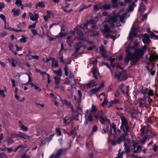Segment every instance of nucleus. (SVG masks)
Listing matches in <instances>:
<instances>
[{
  "instance_id": "nucleus-1",
  "label": "nucleus",
  "mask_w": 158,
  "mask_h": 158,
  "mask_svg": "<svg viewBox=\"0 0 158 158\" xmlns=\"http://www.w3.org/2000/svg\"><path fill=\"white\" fill-rule=\"evenodd\" d=\"M144 54V52L141 48H136L134 52L133 53L131 66L136 65L140 58L142 57Z\"/></svg>"
},
{
  "instance_id": "nucleus-2",
  "label": "nucleus",
  "mask_w": 158,
  "mask_h": 158,
  "mask_svg": "<svg viewBox=\"0 0 158 158\" xmlns=\"http://www.w3.org/2000/svg\"><path fill=\"white\" fill-rule=\"evenodd\" d=\"M120 117L121 120V125L120 127V129L126 136L128 135V131L130 129V127L128 125L127 120L125 117L123 115V114H120Z\"/></svg>"
},
{
  "instance_id": "nucleus-3",
  "label": "nucleus",
  "mask_w": 158,
  "mask_h": 158,
  "mask_svg": "<svg viewBox=\"0 0 158 158\" xmlns=\"http://www.w3.org/2000/svg\"><path fill=\"white\" fill-rule=\"evenodd\" d=\"M119 16V15L111 16L109 15L108 16L106 21L110 24V27H111L112 28L114 27L115 23H116L118 20L117 17Z\"/></svg>"
},
{
  "instance_id": "nucleus-4",
  "label": "nucleus",
  "mask_w": 158,
  "mask_h": 158,
  "mask_svg": "<svg viewBox=\"0 0 158 158\" xmlns=\"http://www.w3.org/2000/svg\"><path fill=\"white\" fill-rule=\"evenodd\" d=\"M11 135L13 138L20 137L25 139H29L30 138V136L27 135L25 133L21 132H18L17 133H11Z\"/></svg>"
},
{
  "instance_id": "nucleus-5",
  "label": "nucleus",
  "mask_w": 158,
  "mask_h": 158,
  "mask_svg": "<svg viewBox=\"0 0 158 158\" xmlns=\"http://www.w3.org/2000/svg\"><path fill=\"white\" fill-rule=\"evenodd\" d=\"M126 52L127 54V56L125 57L124 61L125 63H127V65L129 63V61H131V64L132 59L133 53H131L130 51V48H127L126 50Z\"/></svg>"
},
{
  "instance_id": "nucleus-6",
  "label": "nucleus",
  "mask_w": 158,
  "mask_h": 158,
  "mask_svg": "<svg viewBox=\"0 0 158 158\" xmlns=\"http://www.w3.org/2000/svg\"><path fill=\"white\" fill-rule=\"evenodd\" d=\"M114 77L117 78L118 80H120V78L122 77L121 80L123 81L126 80L128 78L125 72L123 71L119 72L118 74L115 73Z\"/></svg>"
},
{
  "instance_id": "nucleus-7",
  "label": "nucleus",
  "mask_w": 158,
  "mask_h": 158,
  "mask_svg": "<svg viewBox=\"0 0 158 158\" xmlns=\"http://www.w3.org/2000/svg\"><path fill=\"white\" fill-rule=\"evenodd\" d=\"M100 114H101L99 116V118H100V121L101 124H104L105 122H106L108 123H110V120L107 119L106 117L105 116V117H103L102 111L100 112Z\"/></svg>"
},
{
  "instance_id": "nucleus-8",
  "label": "nucleus",
  "mask_w": 158,
  "mask_h": 158,
  "mask_svg": "<svg viewBox=\"0 0 158 158\" xmlns=\"http://www.w3.org/2000/svg\"><path fill=\"white\" fill-rule=\"evenodd\" d=\"M61 101L63 105H65L67 106L69 108H71L72 110V111H74V109L70 101H68L66 99L64 100L61 99Z\"/></svg>"
},
{
  "instance_id": "nucleus-9",
  "label": "nucleus",
  "mask_w": 158,
  "mask_h": 158,
  "mask_svg": "<svg viewBox=\"0 0 158 158\" xmlns=\"http://www.w3.org/2000/svg\"><path fill=\"white\" fill-rule=\"evenodd\" d=\"M83 43L81 41H78L76 43L74 46L75 53H77L80 50L81 48L83 47Z\"/></svg>"
},
{
  "instance_id": "nucleus-10",
  "label": "nucleus",
  "mask_w": 158,
  "mask_h": 158,
  "mask_svg": "<svg viewBox=\"0 0 158 158\" xmlns=\"http://www.w3.org/2000/svg\"><path fill=\"white\" fill-rule=\"evenodd\" d=\"M144 36L142 39L143 42L144 44H148L150 43L151 40L150 39V36L149 35L145 33L143 35Z\"/></svg>"
},
{
  "instance_id": "nucleus-11",
  "label": "nucleus",
  "mask_w": 158,
  "mask_h": 158,
  "mask_svg": "<svg viewBox=\"0 0 158 158\" xmlns=\"http://www.w3.org/2000/svg\"><path fill=\"white\" fill-rule=\"evenodd\" d=\"M125 136H126L125 134L122 133L121 135L119 137L117 140V143L118 144H120L122 140L125 142L126 138Z\"/></svg>"
},
{
  "instance_id": "nucleus-12",
  "label": "nucleus",
  "mask_w": 158,
  "mask_h": 158,
  "mask_svg": "<svg viewBox=\"0 0 158 158\" xmlns=\"http://www.w3.org/2000/svg\"><path fill=\"white\" fill-rule=\"evenodd\" d=\"M99 51L101 52V54L104 58H106L107 57V56L106 54V51L105 50V48L103 45L99 47Z\"/></svg>"
},
{
  "instance_id": "nucleus-13",
  "label": "nucleus",
  "mask_w": 158,
  "mask_h": 158,
  "mask_svg": "<svg viewBox=\"0 0 158 158\" xmlns=\"http://www.w3.org/2000/svg\"><path fill=\"white\" fill-rule=\"evenodd\" d=\"M29 17L30 18L31 20L36 21L37 20L39 17V15L38 14L36 13H35V15L34 16L33 14L30 13H29Z\"/></svg>"
},
{
  "instance_id": "nucleus-14",
  "label": "nucleus",
  "mask_w": 158,
  "mask_h": 158,
  "mask_svg": "<svg viewBox=\"0 0 158 158\" xmlns=\"http://www.w3.org/2000/svg\"><path fill=\"white\" fill-rule=\"evenodd\" d=\"M124 86V84L123 83H122L120 85L118 88L116 90V92L118 96H119L120 94L119 92H122L123 94L125 93L124 91L123 90V88Z\"/></svg>"
},
{
  "instance_id": "nucleus-15",
  "label": "nucleus",
  "mask_w": 158,
  "mask_h": 158,
  "mask_svg": "<svg viewBox=\"0 0 158 158\" xmlns=\"http://www.w3.org/2000/svg\"><path fill=\"white\" fill-rule=\"evenodd\" d=\"M78 34L79 35V36L77 37V40L82 41H84L85 40V37H83V36L85 35L84 34V33H83L82 31H79L78 33Z\"/></svg>"
},
{
  "instance_id": "nucleus-16",
  "label": "nucleus",
  "mask_w": 158,
  "mask_h": 158,
  "mask_svg": "<svg viewBox=\"0 0 158 158\" xmlns=\"http://www.w3.org/2000/svg\"><path fill=\"white\" fill-rule=\"evenodd\" d=\"M124 146L125 151L123 152V153L128 154L130 151V148L129 145L125 142L124 143Z\"/></svg>"
},
{
  "instance_id": "nucleus-17",
  "label": "nucleus",
  "mask_w": 158,
  "mask_h": 158,
  "mask_svg": "<svg viewBox=\"0 0 158 158\" xmlns=\"http://www.w3.org/2000/svg\"><path fill=\"white\" fill-rule=\"evenodd\" d=\"M111 8V6L110 4H105L104 5L101 6L99 7L100 9L103 10H109Z\"/></svg>"
},
{
  "instance_id": "nucleus-18",
  "label": "nucleus",
  "mask_w": 158,
  "mask_h": 158,
  "mask_svg": "<svg viewBox=\"0 0 158 158\" xmlns=\"http://www.w3.org/2000/svg\"><path fill=\"white\" fill-rule=\"evenodd\" d=\"M103 27L104 28V29L103 30V32L104 33H111V30L107 24H106L104 25Z\"/></svg>"
},
{
  "instance_id": "nucleus-19",
  "label": "nucleus",
  "mask_w": 158,
  "mask_h": 158,
  "mask_svg": "<svg viewBox=\"0 0 158 158\" xmlns=\"http://www.w3.org/2000/svg\"><path fill=\"white\" fill-rule=\"evenodd\" d=\"M95 83L94 80H91L86 84V85L89 88H91L96 86L97 84Z\"/></svg>"
},
{
  "instance_id": "nucleus-20",
  "label": "nucleus",
  "mask_w": 158,
  "mask_h": 158,
  "mask_svg": "<svg viewBox=\"0 0 158 158\" xmlns=\"http://www.w3.org/2000/svg\"><path fill=\"white\" fill-rule=\"evenodd\" d=\"M45 5L44 2H40L37 4L35 6V7L36 9H38V7H39L42 8H44L45 7Z\"/></svg>"
},
{
  "instance_id": "nucleus-21",
  "label": "nucleus",
  "mask_w": 158,
  "mask_h": 158,
  "mask_svg": "<svg viewBox=\"0 0 158 158\" xmlns=\"http://www.w3.org/2000/svg\"><path fill=\"white\" fill-rule=\"evenodd\" d=\"M138 0H135L134 2H133L131 5H129V9L128 10L129 12H131L133 10L134 7L136 6V5L135 3Z\"/></svg>"
},
{
  "instance_id": "nucleus-22",
  "label": "nucleus",
  "mask_w": 158,
  "mask_h": 158,
  "mask_svg": "<svg viewBox=\"0 0 158 158\" xmlns=\"http://www.w3.org/2000/svg\"><path fill=\"white\" fill-rule=\"evenodd\" d=\"M67 116H66L63 120L64 123L66 126H67L70 123H73V120L71 118H70L69 119V121H67L69 119V118H67Z\"/></svg>"
},
{
  "instance_id": "nucleus-23",
  "label": "nucleus",
  "mask_w": 158,
  "mask_h": 158,
  "mask_svg": "<svg viewBox=\"0 0 158 158\" xmlns=\"http://www.w3.org/2000/svg\"><path fill=\"white\" fill-rule=\"evenodd\" d=\"M118 0H111L112 7L114 8L119 7L118 5L117 4Z\"/></svg>"
},
{
  "instance_id": "nucleus-24",
  "label": "nucleus",
  "mask_w": 158,
  "mask_h": 158,
  "mask_svg": "<svg viewBox=\"0 0 158 158\" xmlns=\"http://www.w3.org/2000/svg\"><path fill=\"white\" fill-rule=\"evenodd\" d=\"M6 142L8 145H9L14 142V140L11 137H9L7 138Z\"/></svg>"
},
{
  "instance_id": "nucleus-25",
  "label": "nucleus",
  "mask_w": 158,
  "mask_h": 158,
  "mask_svg": "<svg viewBox=\"0 0 158 158\" xmlns=\"http://www.w3.org/2000/svg\"><path fill=\"white\" fill-rule=\"evenodd\" d=\"M9 60V61L10 62V63L12 65V66L13 67H15L16 66V63H17V61L14 59V58H11L10 59H8Z\"/></svg>"
},
{
  "instance_id": "nucleus-26",
  "label": "nucleus",
  "mask_w": 158,
  "mask_h": 158,
  "mask_svg": "<svg viewBox=\"0 0 158 158\" xmlns=\"http://www.w3.org/2000/svg\"><path fill=\"white\" fill-rule=\"evenodd\" d=\"M99 33L98 31H96L95 29H93L91 30V35L92 36H98Z\"/></svg>"
},
{
  "instance_id": "nucleus-27",
  "label": "nucleus",
  "mask_w": 158,
  "mask_h": 158,
  "mask_svg": "<svg viewBox=\"0 0 158 158\" xmlns=\"http://www.w3.org/2000/svg\"><path fill=\"white\" fill-rule=\"evenodd\" d=\"M30 84L31 85L32 87H34L35 89L37 90V91L39 92H41L42 90L41 88H40L39 87L37 86L36 85L34 84L33 83L31 82L30 83Z\"/></svg>"
},
{
  "instance_id": "nucleus-28",
  "label": "nucleus",
  "mask_w": 158,
  "mask_h": 158,
  "mask_svg": "<svg viewBox=\"0 0 158 158\" xmlns=\"http://www.w3.org/2000/svg\"><path fill=\"white\" fill-rule=\"evenodd\" d=\"M54 73L56 74L57 76L61 77L62 74V70L61 69H59L58 70L54 71Z\"/></svg>"
},
{
  "instance_id": "nucleus-29",
  "label": "nucleus",
  "mask_w": 158,
  "mask_h": 158,
  "mask_svg": "<svg viewBox=\"0 0 158 158\" xmlns=\"http://www.w3.org/2000/svg\"><path fill=\"white\" fill-rule=\"evenodd\" d=\"M97 110V108L94 104H93L92 106L91 109L89 113H94Z\"/></svg>"
},
{
  "instance_id": "nucleus-30",
  "label": "nucleus",
  "mask_w": 158,
  "mask_h": 158,
  "mask_svg": "<svg viewBox=\"0 0 158 158\" xmlns=\"http://www.w3.org/2000/svg\"><path fill=\"white\" fill-rule=\"evenodd\" d=\"M54 79L55 84L56 85H59L60 82V78L59 77L56 76L54 77Z\"/></svg>"
},
{
  "instance_id": "nucleus-31",
  "label": "nucleus",
  "mask_w": 158,
  "mask_h": 158,
  "mask_svg": "<svg viewBox=\"0 0 158 158\" xmlns=\"http://www.w3.org/2000/svg\"><path fill=\"white\" fill-rule=\"evenodd\" d=\"M20 129L23 131L26 132L28 131V129L27 127L24 126L23 124H22L20 126Z\"/></svg>"
},
{
  "instance_id": "nucleus-32",
  "label": "nucleus",
  "mask_w": 158,
  "mask_h": 158,
  "mask_svg": "<svg viewBox=\"0 0 158 158\" xmlns=\"http://www.w3.org/2000/svg\"><path fill=\"white\" fill-rule=\"evenodd\" d=\"M20 10L19 9L16 10H15V9H12V12H13V15L14 16H17L19 15Z\"/></svg>"
},
{
  "instance_id": "nucleus-33",
  "label": "nucleus",
  "mask_w": 158,
  "mask_h": 158,
  "mask_svg": "<svg viewBox=\"0 0 158 158\" xmlns=\"http://www.w3.org/2000/svg\"><path fill=\"white\" fill-rule=\"evenodd\" d=\"M136 148L137 149L136 150L135 149L133 151V152L135 153H138L139 151L142 150V147L140 146L139 144Z\"/></svg>"
},
{
  "instance_id": "nucleus-34",
  "label": "nucleus",
  "mask_w": 158,
  "mask_h": 158,
  "mask_svg": "<svg viewBox=\"0 0 158 158\" xmlns=\"http://www.w3.org/2000/svg\"><path fill=\"white\" fill-rule=\"evenodd\" d=\"M54 62L55 64L54 65V67L55 68L59 66V64H58V61L57 60H56L54 58H53L52 61V66H53Z\"/></svg>"
},
{
  "instance_id": "nucleus-35",
  "label": "nucleus",
  "mask_w": 158,
  "mask_h": 158,
  "mask_svg": "<svg viewBox=\"0 0 158 158\" xmlns=\"http://www.w3.org/2000/svg\"><path fill=\"white\" fill-rule=\"evenodd\" d=\"M5 89L4 90H1L0 89V94L1 97L2 98H4L6 96V95L4 94V91H6V87H5Z\"/></svg>"
},
{
  "instance_id": "nucleus-36",
  "label": "nucleus",
  "mask_w": 158,
  "mask_h": 158,
  "mask_svg": "<svg viewBox=\"0 0 158 158\" xmlns=\"http://www.w3.org/2000/svg\"><path fill=\"white\" fill-rule=\"evenodd\" d=\"M25 22L22 23H20L19 24L17 25V27L19 28L21 27L24 28L25 27Z\"/></svg>"
},
{
  "instance_id": "nucleus-37",
  "label": "nucleus",
  "mask_w": 158,
  "mask_h": 158,
  "mask_svg": "<svg viewBox=\"0 0 158 158\" xmlns=\"http://www.w3.org/2000/svg\"><path fill=\"white\" fill-rule=\"evenodd\" d=\"M87 119L90 122H93L94 121V120L92 118L91 114L90 113H89V114L87 117Z\"/></svg>"
},
{
  "instance_id": "nucleus-38",
  "label": "nucleus",
  "mask_w": 158,
  "mask_h": 158,
  "mask_svg": "<svg viewBox=\"0 0 158 158\" xmlns=\"http://www.w3.org/2000/svg\"><path fill=\"white\" fill-rule=\"evenodd\" d=\"M149 91V89L148 88H145L144 89L143 88L141 91L142 94H145L148 93L147 91Z\"/></svg>"
},
{
  "instance_id": "nucleus-39",
  "label": "nucleus",
  "mask_w": 158,
  "mask_h": 158,
  "mask_svg": "<svg viewBox=\"0 0 158 158\" xmlns=\"http://www.w3.org/2000/svg\"><path fill=\"white\" fill-rule=\"evenodd\" d=\"M64 71L65 72V75L66 76H67L69 74L68 68L67 64L65 66L64 69Z\"/></svg>"
},
{
  "instance_id": "nucleus-40",
  "label": "nucleus",
  "mask_w": 158,
  "mask_h": 158,
  "mask_svg": "<svg viewBox=\"0 0 158 158\" xmlns=\"http://www.w3.org/2000/svg\"><path fill=\"white\" fill-rule=\"evenodd\" d=\"M148 122L149 123H152L155 122V120L154 117L152 116L150 117L148 119Z\"/></svg>"
},
{
  "instance_id": "nucleus-41",
  "label": "nucleus",
  "mask_w": 158,
  "mask_h": 158,
  "mask_svg": "<svg viewBox=\"0 0 158 158\" xmlns=\"http://www.w3.org/2000/svg\"><path fill=\"white\" fill-rule=\"evenodd\" d=\"M119 102V100L115 98L114 100L111 101V104H118Z\"/></svg>"
},
{
  "instance_id": "nucleus-42",
  "label": "nucleus",
  "mask_w": 158,
  "mask_h": 158,
  "mask_svg": "<svg viewBox=\"0 0 158 158\" xmlns=\"http://www.w3.org/2000/svg\"><path fill=\"white\" fill-rule=\"evenodd\" d=\"M112 129H113V130L114 131V133L115 134H117V130H116L117 128H116L115 125L114 124L113 125H110V129L112 130Z\"/></svg>"
},
{
  "instance_id": "nucleus-43",
  "label": "nucleus",
  "mask_w": 158,
  "mask_h": 158,
  "mask_svg": "<svg viewBox=\"0 0 158 158\" xmlns=\"http://www.w3.org/2000/svg\"><path fill=\"white\" fill-rule=\"evenodd\" d=\"M15 4H16L18 6H21L23 5L21 0H16L15 2Z\"/></svg>"
},
{
  "instance_id": "nucleus-44",
  "label": "nucleus",
  "mask_w": 158,
  "mask_h": 158,
  "mask_svg": "<svg viewBox=\"0 0 158 158\" xmlns=\"http://www.w3.org/2000/svg\"><path fill=\"white\" fill-rule=\"evenodd\" d=\"M22 37L20 39V41L21 42L24 43L27 41L26 39H28L27 37L25 38L24 35H22Z\"/></svg>"
},
{
  "instance_id": "nucleus-45",
  "label": "nucleus",
  "mask_w": 158,
  "mask_h": 158,
  "mask_svg": "<svg viewBox=\"0 0 158 158\" xmlns=\"http://www.w3.org/2000/svg\"><path fill=\"white\" fill-rule=\"evenodd\" d=\"M0 158H8L6 154L4 153H0Z\"/></svg>"
},
{
  "instance_id": "nucleus-46",
  "label": "nucleus",
  "mask_w": 158,
  "mask_h": 158,
  "mask_svg": "<svg viewBox=\"0 0 158 158\" xmlns=\"http://www.w3.org/2000/svg\"><path fill=\"white\" fill-rule=\"evenodd\" d=\"M15 98L19 101L20 102H23L24 101V98H23L22 99L20 100V97L17 94H15Z\"/></svg>"
},
{
  "instance_id": "nucleus-47",
  "label": "nucleus",
  "mask_w": 158,
  "mask_h": 158,
  "mask_svg": "<svg viewBox=\"0 0 158 158\" xmlns=\"http://www.w3.org/2000/svg\"><path fill=\"white\" fill-rule=\"evenodd\" d=\"M56 132L57 136H60L61 135V131L59 128H56Z\"/></svg>"
},
{
  "instance_id": "nucleus-48",
  "label": "nucleus",
  "mask_w": 158,
  "mask_h": 158,
  "mask_svg": "<svg viewBox=\"0 0 158 158\" xmlns=\"http://www.w3.org/2000/svg\"><path fill=\"white\" fill-rule=\"evenodd\" d=\"M149 91V92L147 93L148 96L150 97V96H153L154 94V91L152 89H150Z\"/></svg>"
},
{
  "instance_id": "nucleus-49",
  "label": "nucleus",
  "mask_w": 158,
  "mask_h": 158,
  "mask_svg": "<svg viewBox=\"0 0 158 158\" xmlns=\"http://www.w3.org/2000/svg\"><path fill=\"white\" fill-rule=\"evenodd\" d=\"M8 47L10 50L12 51L14 49V46L13 44L11 43H9L8 44Z\"/></svg>"
},
{
  "instance_id": "nucleus-50",
  "label": "nucleus",
  "mask_w": 158,
  "mask_h": 158,
  "mask_svg": "<svg viewBox=\"0 0 158 158\" xmlns=\"http://www.w3.org/2000/svg\"><path fill=\"white\" fill-rule=\"evenodd\" d=\"M153 147L152 148V149L153 151L155 152H156L158 150V145H157L155 143L153 145Z\"/></svg>"
},
{
  "instance_id": "nucleus-51",
  "label": "nucleus",
  "mask_w": 158,
  "mask_h": 158,
  "mask_svg": "<svg viewBox=\"0 0 158 158\" xmlns=\"http://www.w3.org/2000/svg\"><path fill=\"white\" fill-rule=\"evenodd\" d=\"M141 126L142 127L141 129H140V131H141V134L142 135H143L145 134V130L146 128V127L145 126H142L141 125Z\"/></svg>"
},
{
  "instance_id": "nucleus-52",
  "label": "nucleus",
  "mask_w": 158,
  "mask_h": 158,
  "mask_svg": "<svg viewBox=\"0 0 158 158\" xmlns=\"http://www.w3.org/2000/svg\"><path fill=\"white\" fill-rule=\"evenodd\" d=\"M4 28L5 30H9L11 31H14V28H12L11 27L9 26V25L8 24V27H6V25H5L4 26Z\"/></svg>"
},
{
  "instance_id": "nucleus-53",
  "label": "nucleus",
  "mask_w": 158,
  "mask_h": 158,
  "mask_svg": "<svg viewBox=\"0 0 158 158\" xmlns=\"http://www.w3.org/2000/svg\"><path fill=\"white\" fill-rule=\"evenodd\" d=\"M63 152V150L62 149H59L57 152L56 154L60 156H61V154Z\"/></svg>"
},
{
  "instance_id": "nucleus-54",
  "label": "nucleus",
  "mask_w": 158,
  "mask_h": 158,
  "mask_svg": "<svg viewBox=\"0 0 158 158\" xmlns=\"http://www.w3.org/2000/svg\"><path fill=\"white\" fill-rule=\"evenodd\" d=\"M47 15H46L48 16L50 18L51 17V15H52V11L51 10H47Z\"/></svg>"
},
{
  "instance_id": "nucleus-55",
  "label": "nucleus",
  "mask_w": 158,
  "mask_h": 158,
  "mask_svg": "<svg viewBox=\"0 0 158 158\" xmlns=\"http://www.w3.org/2000/svg\"><path fill=\"white\" fill-rule=\"evenodd\" d=\"M68 44L70 47L72 46V44L73 43V40H67Z\"/></svg>"
},
{
  "instance_id": "nucleus-56",
  "label": "nucleus",
  "mask_w": 158,
  "mask_h": 158,
  "mask_svg": "<svg viewBox=\"0 0 158 158\" xmlns=\"http://www.w3.org/2000/svg\"><path fill=\"white\" fill-rule=\"evenodd\" d=\"M123 151L121 152L120 154H118V156L116 157L115 158H123Z\"/></svg>"
},
{
  "instance_id": "nucleus-57",
  "label": "nucleus",
  "mask_w": 158,
  "mask_h": 158,
  "mask_svg": "<svg viewBox=\"0 0 158 158\" xmlns=\"http://www.w3.org/2000/svg\"><path fill=\"white\" fill-rule=\"evenodd\" d=\"M139 144L138 143L134 141L132 143V146L135 149L139 145Z\"/></svg>"
},
{
  "instance_id": "nucleus-58",
  "label": "nucleus",
  "mask_w": 158,
  "mask_h": 158,
  "mask_svg": "<svg viewBox=\"0 0 158 158\" xmlns=\"http://www.w3.org/2000/svg\"><path fill=\"white\" fill-rule=\"evenodd\" d=\"M98 127L96 125H94L92 129L93 132H96L97 131Z\"/></svg>"
},
{
  "instance_id": "nucleus-59",
  "label": "nucleus",
  "mask_w": 158,
  "mask_h": 158,
  "mask_svg": "<svg viewBox=\"0 0 158 158\" xmlns=\"http://www.w3.org/2000/svg\"><path fill=\"white\" fill-rule=\"evenodd\" d=\"M36 22L34 23L33 24L31 25H30L28 27V28L29 29H30L31 28H34L35 27L36 25Z\"/></svg>"
},
{
  "instance_id": "nucleus-60",
  "label": "nucleus",
  "mask_w": 158,
  "mask_h": 158,
  "mask_svg": "<svg viewBox=\"0 0 158 158\" xmlns=\"http://www.w3.org/2000/svg\"><path fill=\"white\" fill-rule=\"evenodd\" d=\"M93 74H97L98 73V70L97 69L96 67H93V69L92 71Z\"/></svg>"
},
{
  "instance_id": "nucleus-61",
  "label": "nucleus",
  "mask_w": 158,
  "mask_h": 158,
  "mask_svg": "<svg viewBox=\"0 0 158 158\" xmlns=\"http://www.w3.org/2000/svg\"><path fill=\"white\" fill-rule=\"evenodd\" d=\"M31 31L33 34L34 36L37 35L38 34V33L36 31L35 29H32L31 30Z\"/></svg>"
},
{
  "instance_id": "nucleus-62",
  "label": "nucleus",
  "mask_w": 158,
  "mask_h": 158,
  "mask_svg": "<svg viewBox=\"0 0 158 158\" xmlns=\"http://www.w3.org/2000/svg\"><path fill=\"white\" fill-rule=\"evenodd\" d=\"M90 92L92 94H94L97 92V90L96 88L90 90Z\"/></svg>"
},
{
  "instance_id": "nucleus-63",
  "label": "nucleus",
  "mask_w": 158,
  "mask_h": 158,
  "mask_svg": "<svg viewBox=\"0 0 158 158\" xmlns=\"http://www.w3.org/2000/svg\"><path fill=\"white\" fill-rule=\"evenodd\" d=\"M108 102V101L106 100V99L105 98L102 103V106H104Z\"/></svg>"
},
{
  "instance_id": "nucleus-64",
  "label": "nucleus",
  "mask_w": 158,
  "mask_h": 158,
  "mask_svg": "<svg viewBox=\"0 0 158 158\" xmlns=\"http://www.w3.org/2000/svg\"><path fill=\"white\" fill-rule=\"evenodd\" d=\"M21 158H29V156L27 155L26 153L21 155Z\"/></svg>"
}]
</instances>
